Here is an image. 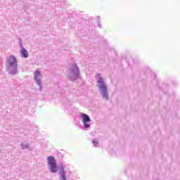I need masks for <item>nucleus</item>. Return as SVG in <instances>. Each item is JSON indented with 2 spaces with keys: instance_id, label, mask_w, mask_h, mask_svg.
Instances as JSON below:
<instances>
[{
  "instance_id": "obj_7",
  "label": "nucleus",
  "mask_w": 180,
  "mask_h": 180,
  "mask_svg": "<svg viewBox=\"0 0 180 180\" xmlns=\"http://www.w3.org/2000/svg\"><path fill=\"white\" fill-rule=\"evenodd\" d=\"M60 175L61 180H66L65 172L64 171V167H63V166L60 167Z\"/></svg>"
},
{
  "instance_id": "obj_8",
  "label": "nucleus",
  "mask_w": 180,
  "mask_h": 180,
  "mask_svg": "<svg viewBox=\"0 0 180 180\" xmlns=\"http://www.w3.org/2000/svg\"><path fill=\"white\" fill-rule=\"evenodd\" d=\"M82 117L83 118V123H87V122H91L89 116L86 114H82Z\"/></svg>"
},
{
  "instance_id": "obj_2",
  "label": "nucleus",
  "mask_w": 180,
  "mask_h": 180,
  "mask_svg": "<svg viewBox=\"0 0 180 180\" xmlns=\"http://www.w3.org/2000/svg\"><path fill=\"white\" fill-rule=\"evenodd\" d=\"M96 79H97V86L98 88V91H101L103 95V98H105L108 101L109 96L108 95V88L106 87V84L102 80V77L98 74L96 75Z\"/></svg>"
},
{
  "instance_id": "obj_11",
  "label": "nucleus",
  "mask_w": 180,
  "mask_h": 180,
  "mask_svg": "<svg viewBox=\"0 0 180 180\" xmlns=\"http://www.w3.org/2000/svg\"><path fill=\"white\" fill-rule=\"evenodd\" d=\"M84 127L86 128V129H87L88 127H89V124H86V123H84Z\"/></svg>"
},
{
  "instance_id": "obj_3",
  "label": "nucleus",
  "mask_w": 180,
  "mask_h": 180,
  "mask_svg": "<svg viewBox=\"0 0 180 180\" xmlns=\"http://www.w3.org/2000/svg\"><path fill=\"white\" fill-rule=\"evenodd\" d=\"M68 77H70L71 81H75V79L79 78V69L77 64L70 65L69 70H68Z\"/></svg>"
},
{
  "instance_id": "obj_10",
  "label": "nucleus",
  "mask_w": 180,
  "mask_h": 180,
  "mask_svg": "<svg viewBox=\"0 0 180 180\" xmlns=\"http://www.w3.org/2000/svg\"><path fill=\"white\" fill-rule=\"evenodd\" d=\"M93 144H94V146H98V140L94 139L93 140Z\"/></svg>"
},
{
  "instance_id": "obj_5",
  "label": "nucleus",
  "mask_w": 180,
  "mask_h": 180,
  "mask_svg": "<svg viewBox=\"0 0 180 180\" xmlns=\"http://www.w3.org/2000/svg\"><path fill=\"white\" fill-rule=\"evenodd\" d=\"M34 79L38 84L39 89H41V72H40V69H37L34 72Z\"/></svg>"
},
{
  "instance_id": "obj_12",
  "label": "nucleus",
  "mask_w": 180,
  "mask_h": 180,
  "mask_svg": "<svg viewBox=\"0 0 180 180\" xmlns=\"http://www.w3.org/2000/svg\"><path fill=\"white\" fill-rule=\"evenodd\" d=\"M27 147H29V146H27V145H24V148H27Z\"/></svg>"
},
{
  "instance_id": "obj_1",
  "label": "nucleus",
  "mask_w": 180,
  "mask_h": 180,
  "mask_svg": "<svg viewBox=\"0 0 180 180\" xmlns=\"http://www.w3.org/2000/svg\"><path fill=\"white\" fill-rule=\"evenodd\" d=\"M6 67L8 74L15 75L18 74V60L13 55H10L6 58Z\"/></svg>"
},
{
  "instance_id": "obj_9",
  "label": "nucleus",
  "mask_w": 180,
  "mask_h": 180,
  "mask_svg": "<svg viewBox=\"0 0 180 180\" xmlns=\"http://www.w3.org/2000/svg\"><path fill=\"white\" fill-rule=\"evenodd\" d=\"M23 57L25 58H27V57H29V53H27V51H26V49H23Z\"/></svg>"
},
{
  "instance_id": "obj_6",
  "label": "nucleus",
  "mask_w": 180,
  "mask_h": 180,
  "mask_svg": "<svg viewBox=\"0 0 180 180\" xmlns=\"http://www.w3.org/2000/svg\"><path fill=\"white\" fill-rule=\"evenodd\" d=\"M18 47H20V53L21 55V57H23V44L22 42V39L18 38Z\"/></svg>"
},
{
  "instance_id": "obj_4",
  "label": "nucleus",
  "mask_w": 180,
  "mask_h": 180,
  "mask_svg": "<svg viewBox=\"0 0 180 180\" xmlns=\"http://www.w3.org/2000/svg\"><path fill=\"white\" fill-rule=\"evenodd\" d=\"M47 161L49 166V171H51V172L53 174H56L58 169L57 167V162L56 161V159L53 156H49L47 158Z\"/></svg>"
}]
</instances>
